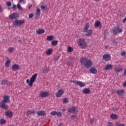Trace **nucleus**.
<instances>
[{
  "instance_id": "obj_1",
  "label": "nucleus",
  "mask_w": 126,
  "mask_h": 126,
  "mask_svg": "<svg viewBox=\"0 0 126 126\" xmlns=\"http://www.w3.org/2000/svg\"><path fill=\"white\" fill-rule=\"evenodd\" d=\"M37 76L38 74L35 73L32 76L30 80H27V83L28 84L29 86H30V87H32V86H33V83L36 81V79L37 78Z\"/></svg>"
},
{
  "instance_id": "obj_2",
  "label": "nucleus",
  "mask_w": 126,
  "mask_h": 126,
  "mask_svg": "<svg viewBox=\"0 0 126 126\" xmlns=\"http://www.w3.org/2000/svg\"><path fill=\"white\" fill-rule=\"evenodd\" d=\"M78 45L80 46V48L81 49H84L87 47V44H86V41H85V39L83 38H79L78 40Z\"/></svg>"
},
{
  "instance_id": "obj_3",
  "label": "nucleus",
  "mask_w": 126,
  "mask_h": 126,
  "mask_svg": "<svg viewBox=\"0 0 126 126\" xmlns=\"http://www.w3.org/2000/svg\"><path fill=\"white\" fill-rule=\"evenodd\" d=\"M24 23H25V20H16L13 22L14 26H21Z\"/></svg>"
},
{
  "instance_id": "obj_4",
  "label": "nucleus",
  "mask_w": 126,
  "mask_h": 126,
  "mask_svg": "<svg viewBox=\"0 0 126 126\" xmlns=\"http://www.w3.org/2000/svg\"><path fill=\"white\" fill-rule=\"evenodd\" d=\"M123 32V29H120V27L117 26L113 30V34L114 35H117L119 33H122Z\"/></svg>"
},
{
  "instance_id": "obj_5",
  "label": "nucleus",
  "mask_w": 126,
  "mask_h": 126,
  "mask_svg": "<svg viewBox=\"0 0 126 126\" xmlns=\"http://www.w3.org/2000/svg\"><path fill=\"white\" fill-rule=\"evenodd\" d=\"M3 100H2L1 103H10V97L8 95H3Z\"/></svg>"
},
{
  "instance_id": "obj_6",
  "label": "nucleus",
  "mask_w": 126,
  "mask_h": 126,
  "mask_svg": "<svg viewBox=\"0 0 126 126\" xmlns=\"http://www.w3.org/2000/svg\"><path fill=\"white\" fill-rule=\"evenodd\" d=\"M17 17H19V14L18 13H13L9 15V19H11V20L16 19Z\"/></svg>"
},
{
  "instance_id": "obj_7",
  "label": "nucleus",
  "mask_w": 126,
  "mask_h": 126,
  "mask_svg": "<svg viewBox=\"0 0 126 126\" xmlns=\"http://www.w3.org/2000/svg\"><path fill=\"white\" fill-rule=\"evenodd\" d=\"M64 93V91L60 89L58 91V92L56 94V96L57 98H61L63 94Z\"/></svg>"
},
{
  "instance_id": "obj_8",
  "label": "nucleus",
  "mask_w": 126,
  "mask_h": 126,
  "mask_svg": "<svg viewBox=\"0 0 126 126\" xmlns=\"http://www.w3.org/2000/svg\"><path fill=\"white\" fill-rule=\"evenodd\" d=\"M76 108L75 106H73L72 107H68L67 108L68 113H76L77 111L75 109Z\"/></svg>"
},
{
  "instance_id": "obj_9",
  "label": "nucleus",
  "mask_w": 126,
  "mask_h": 126,
  "mask_svg": "<svg viewBox=\"0 0 126 126\" xmlns=\"http://www.w3.org/2000/svg\"><path fill=\"white\" fill-rule=\"evenodd\" d=\"M103 60H104V61H106V62L111 61V55L108 54L103 55Z\"/></svg>"
},
{
  "instance_id": "obj_10",
  "label": "nucleus",
  "mask_w": 126,
  "mask_h": 126,
  "mask_svg": "<svg viewBox=\"0 0 126 126\" xmlns=\"http://www.w3.org/2000/svg\"><path fill=\"white\" fill-rule=\"evenodd\" d=\"M37 117H44L46 116V112L44 110H40L37 112Z\"/></svg>"
},
{
  "instance_id": "obj_11",
  "label": "nucleus",
  "mask_w": 126,
  "mask_h": 126,
  "mask_svg": "<svg viewBox=\"0 0 126 126\" xmlns=\"http://www.w3.org/2000/svg\"><path fill=\"white\" fill-rule=\"evenodd\" d=\"M49 95V94L48 92H42L40 93L39 96L41 97V98H46V97H48Z\"/></svg>"
},
{
  "instance_id": "obj_12",
  "label": "nucleus",
  "mask_w": 126,
  "mask_h": 126,
  "mask_svg": "<svg viewBox=\"0 0 126 126\" xmlns=\"http://www.w3.org/2000/svg\"><path fill=\"white\" fill-rule=\"evenodd\" d=\"M88 58H81L80 59V61L81 62V64H83V65H85L86 64V63H87V61L88 60Z\"/></svg>"
},
{
  "instance_id": "obj_13",
  "label": "nucleus",
  "mask_w": 126,
  "mask_h": 126,
  "mask_svg": "<svg viewBox=\"0 0 126 126\" xmlns=\"http://www.w3.org/2000/svg\"><path fill=\"white\" fill-rule=\"evenodd\" d=\"M4 102H0V107L2 109H4L5 110H8L9 106L8 105L5 104Z\"/></svg>"
},
{
  "instance_id": "obj_14",
  "label": "nucleus",
  "mask_w": 126,
  "mask_h": 126,
  "mask_svg": "<svg viewBox=\"0 0 126 126\" xmlns=\"http://www.w3.org/2000/svg\"><path fill=\"white\" fill-rule=\"evenodd\" d=\"M85 65L87 68H89V67H91V66L92 65V61H91V60L90 59H88L86 64H85Z\"/></svg>"
},
{
  "instance_id": "obj_15",
  "label": "nucleus",
  "mask_w": 126,
  "mask_h": 126,
  "mask_svg": "<svg viewBox=\"0 0 126 126\" xmlns=\"http://www.w3.org/2000/svg\"><path fill=\"white\" fill-rule=\"evenodd\" d=\"M116 93L119 95V96H122V95H125L126 92H125V90H117Z\"/></svg>"
},
{
  "instance_id": "obj_16",
  "label": "nucleus",
  "mask_w": 126,
  "mask_h": 126,
  "mask_svg": "<svg viewBox=\"0 0 126 126\" xmlns=\"http://www.w3.org/2000/svg\"><path fill=\"white\" fill-rule=\"evenodd\" d=\"M5 116L11 119V118L13 116V113L11 111H7L5 113Z\"/></svg>"
},
{
  "instance_id": "obj_17",
  "label": "nucleus",
  "mask_w": 126,
  "mask_h": 126,
  "mask_svg": "<svg viewBox=\"0 0 126 126\" xmlns=\"http://www.w3.org/2000/svg\"><path fill=\"white\" fill-rule=\"evenodd\" d=\"M113 67V64H107L105 66L104 69L105 70H110V69H112Z\"/></svg>"
},
{
  "instance_id": "obj_18",
  "label": "nucleus",
  "mask_w": 126,
  "mask_h": 126,
  "mask_svg": "<svg viewBox=\"0 0 126 126\" xmlns=\"http://www.w3.org/2000/svg\"><path fill=\"white\" fill-rule=\"evenodd\" d=\"M20 66L18 64H14L12 66V69L14 71L18 70L19 69Z\"/></svg>"
},
{
  "instance_id": "obj_19",
  "label": "nucleus",
  "mask_w": 126,
  "mask_h": 126,
  "mask_svg": "<svg viewBox=\"0 0 126 126\" xmlns=\"http://www.w3.org/2000/svg\"><path fill=\"white\" fill-rule=\"evenodd\" d=\"M36 34H38V35L43 34V33H45V30L43 29H39L36 31Z\"/></svg>"
},
{
  "instance_id": "obj_20",
  "label": "nucleus",
  "mask_w": 126,
  "mask_h": 126,
  "mask_svg": "<svg viewBox=\"0 0 126 126\" xmlns=\"http://www.w3.org/2000/svg\"><path fill=\"white\" fill-rule=\"evenodd\" d=\"M90 71H91V73L95 74L97 73V69H96V68L94 67H92L90 69Z\"/></svg>"
},
{
  "instance_id": "obj_21",
  "label": "nucleus",
  "mask_w": 126,
  "mask_h": 126,
  "mask_svg": "<svg viewBox=\"0 0 126 126\" xmlns=\"http://www.w3.org/2000/svg\"><path fill=\"white\" fill-rule=\"evenodd\" d=\"M76 84H77V85H79L80 87H84V86H85L86 85L85 83L79 81H77Z\"/></svg>"
},
{
  "instance_id": "obj_22",
  "label": "nucleus",
  "mask_w": 126,
  "mask_h": 126,
  "mask_svg": "<svg viewBox=\"0 0 126 126\" xmlns=\"http://www.w3.org/2000/svg\"><path fill=\"white\" fill-rule=\"evenodd\" d=\"M89 27H90V25H89V23L86 24L85 26V28L83 29V32H87V30L89 29Z\"/></svg>"
},
{
  "instance_id": "obj_23",
  "label": "nucleus",
  "mask_w": 126,
  "mask_h": 126,
  "mask_svg": "<svg viewBox=\"0 0 126 126\" xmlns=\"http://www.w3.org/2000/svg\"><path fill=\"white\" fill-rule=\"evenodd\" d=\"M85 33H87L86 34V36H87L88 37H89V36H91L92 35V30H88L87 31V32H85Z\"/></svg>"
},
{
  "instance_id": "obj_24",
  "label": "nucleus",
  "mask_w": 126,
  "mask_h": 126,
  "mask_svg": "<svg viewBox=\"0 0 126 126\" xmlns=\"http://www.w3.org/2000/svg\"><path fill=\"white\" fill-rule=\"evenodd\" d=\"M83 93L84 94H89L90 93L91 91L89 89L85 88L84 90L82 91Z\"/></svg>"
},
{
  "instance_id": "obj_25",
  "label": "nucleus",
  "mask_w": 126,
  "mask_h": 126,
  "mask_svg": "<svg viewBox=\"0 0 126 126\" xmlns=\"http://www.w3.org/2000/svg\"><path fill=\"white\" fill-rule=\"evenodd\" d=\"M114 69L115 71H116L117 72H120V71H122L123 70V68L120 67V66H116L114 68Z\"/></svg>"
},
{
  "instance_id": "obj_26",
  "label": "nucleus",
  "mask_w": 126,
  "mask_h": 126,
  "mask_svg": "<svg viewBox=\"0 0 126 126\" xmlns=\"http://www.w3.org/2000/svg\"><path fill=\"white\" fill-rule=\"evenodd\" d=\"M47 55H52L53 54V49L52 48H49L46 51Z\"/></svg>"
},
{
  "instance_id": "obj_27",
  "label": "nucleus",
  "mask_w": 126,
  "mask_h": 126,
  "mask_svg": "<svg viewBox=\"0 0 126 126\" xmlns=\"http://www.w3.org/2000/svg\"><path fill=\"white\" fill-rule=\"evenodd\" d=\"M41 9H42V10H49V8H47L46 5H42L41 6Z\"/></svg>"
},
{
  "instance_id": "obj_28",
  "label": "nucleus",
  "mask_w": 126,
  "mask_h": 126,
  "mask_svg": "<svg viewBox=\"0 0 126 126\" xmlns=\"http://www.w3.org/2000/svg\"><path fill=\"white\" fill-rule=\"evenodd\" d=\"M110 118L112 119V120H116V119L118 118V116L117 115V114H112L110 116Z\"/></svg>"
},
{
  "instance_id": "obj_29",
  "label": "nucleus",
  "mask_w": 126,
  "mask_h": 126,
  "mask_svg": "<svg viewBox=\"0 0 126 126\" xmlns=\"http://www.w3.org/2000/svg\"><path fill=\"white\" fill-rule=\"evenodd\" d=\"M36 111L35 110H29L27 112V115L29 116V115H32V114H35Z\"/></svg>"
},
{
  "instance_id": "obj_30",
  "label": "nucleus",
  "mask_w": 126,
  "mask_h": 126,
  "mask_svg": "<svg viewBox=\"0 0 126 126\" xmlns=\"http://www.w3.org/2000/svg\"><path fill=\"white\" fill-rule=\"evenodd\" d=\"M101 26V22H100L99 21H97L95 22L94 24V26L95 27H99V26Z\"/></svg>"
},
{
  "instance_id": "obj_31",
  "label": "nucleus",
  "mask_w": 126,
  "mask_h": 126,
  "mask_svg": "<svg viewBox=\"0 0 126 126\" xmlns=\"http://www.w3.org/2000/svg\"><path fill=\"white\" fill-rule=\"evenodd\" d=\"M9 64H10V60H8L6 61V62L5 63V65L6 67H9Z\"/></svg>"
},
{
  "instance_id": "obj_32",
  "label": "nucleus",
  "mask_w": 126,
  "mask_h": 126,
  "mask_svg": "<svg viewBox=\"0 0 126 126\" xmlns=\"http://www.w3.org/2000/svg\"><path fill=\"white\" fill-rule=\"evenodd\" d=\"M48 71H50V70H49V68H44L42 70L43 73H47Z\"/></svg>"
},
{
  "instance_id": "obj_33",
  "label": "nucleus",
  "mask_w": 126,
  "mask_h": 126,
  "mask_svg": "<svg viewBox=\"0 0 126 126\" xmlns=\"http://www.w3.org/2000/svg\"><path fill=\"white\" fill-rule=\"evenodd\" d=\"M68 102H69V100L68 98L65 97L64 99H63V104H67Z\"/></svg>"
},
{
  "instance_id": "obj_34",
  "label": "nucleus",
  "mask_w": 126,
  "mask_h": 126,
  "mask_svg": "<svg viewBox=\"0 0 126 126\" xmlns=\"http://www.w3.org/2000/svg\"><path fill=\"white\" fill-rule=\"evenodd\" d=\"M54 39V36L53 35H49L47 37V41H52Z\"/></svg>"
},
{
  "instance_id": "obj_35",
  "label": "nucleus",
  "mask_w": 126,
  "mask_h": 126,
  "mask_svg": "<svg viewBox=\"0 0 126 126\" xmlns=\"http://www.w3.org/2000/svg\"><path fill=\"white\" fill-rule=\"evenodd\" d=\"M58 40H53L51 42L52 46H57L58 45Z\"/></svg>"
},
{
  "instance_id": "obj_36",
  "label": "nucleus",
  "mask_w": 126,
  "mask_h": 126,
  "mask_svg": "<svg viewBox=\"0 0 126 126\" xmlns=\"http://www.w3.org/2000/svg\"><path fill=\"white\" fill-rule=\"evenodd\" d=\"M8 80H3L2 82H1V84L2 85H7V82H8Z\"/></svg>"
},
{
  "instance_id": "obj_37",
  "label": "nucleus",
  "mask_w": 126,
  "mask_h": 126,
  "mask_svg": "<svg viewBox=\"0 0 126 126\" xmlns=\"http://www.w3.org/2000/svg\"><path fill=\"white\" fill-rule=\"evenodd\" d=\"M5 123H6V120H4L3 119H1L0 120V125H3V124H5Z\"/></svg>"
},
{
  "instance_id": "obj_38",
  "label": "nucleus",
  "mask_w": 126,
  "mask_h": 126,
  "mask_svg": "<svg viewBox=\"0 0 126 126\" xmlns=\"http://www.w3.org/2000/svg\"><path fill=\"white\" fill-rule=\"evenodd\" d=\"M67 52L69 53H71V52H73V48L69 46L67 48Z\"/></svg>"
},
{
  "instance_id": "obj_39",
  "label": "nucleus",
  "mask_w": 126,
  "mask_h": 126,
  "mask_svg": "<svg viewBox=\"0 0 126 126\" xmlns=\"http://www.w3.org/2000/svg\"><path fill=\"white\" fill-rule=\"evenodd\" d=\"M115 126H126V125L124 124H121V123L117 122L115 123Z\"/></svg>"
},
{
  "instance_id": "obj_40",
  "label": "nucleus",
  "mask_w": 126,
  "mask_h": 126,
  "mask_svg": "<svg viewBox=\"0 0 126 126\" xmlns=\"http://www.w3.org/2000/svg\"><path fill=\"white\" fill-rule=\"evenodd\" d=\"M13 86V83H12V82H10V81H8L7 82V86L8 87H12V86Z\"/></svg>"
},
{
  "instance_id": "obj_41",
  "label": "nucleus",
  "mask_w": 126,
  "mask_h": 126,
  "mask_svg": "<svg viewBox=\"0 0 126 126\" xmlns=\"http://www.w3.org/2000/svg\"><path fill=\"white\" fill-rule=\"evenodd\" d=\"M56 116H57V117H59V118H62V117H63V114L61 112H57Z\"/></svg>"
},
{
  "instance_id": "obj_42",
  "label": "nucleus",
  "mask_w": 126,
  "mask_h": 126,
  "mask_svg": "<svg viewBox=\"0 0 126 126\" xmlns=\"http://www.w3.org/2000/svg\"><path fill=\"white\" fill-rule=\"evenodd\" d=\"M57 112L56 111H53L50 113V115L51 116H57Z\"/></svg>"
},
{
  "instance_id": "obj_43",
  "label": "nucleus",
  "mask_w": 126,
  "mask_h": 126,
  "mask_svg": "<svg viewBox=\"0 0 126 126\" xmlns=\"http://www.w3.org/2000/svg\"><path fill=\"white\" fill-rule=\"evenodd\" d=\"M17 8L19 10H23V9L22 8V7H21V6L20 5V4H18L17 5Z\"/></svg>"
},
{
  "instance_id": "obj_44",
  "label": "nucleus",
  "mask_w": 126,
  "mask_h": 126,
  "mask_svg": "<svg viewBox=\"0 0 126 126\" xmlns=\"http://www.w3.org/2000/svg\"><path fill=\"white\" fill-rule=\"evenodd\" d=\"M39 17H40V14L38 13H35V19H38Z\"/></svg>"
},
{
  "instance_id": "obj_45",
  "label": "nucleus",
  "mask_w": 126,
  "mask_h": 126,
  "mask_svg": "<svg viewBox=\"0 0 126 126\" xmlns=\"http://www.w3.org/2000/svg\"><path fill=\"white\" fill-rule=\"evenodd\" d=\"M77 118V117L76 116V115H71V120H75L76 118Z\"/></svg>"
},
{
  "instance_id": "obj_46",
  "label": "nucleus",
  "mask_w": 126,
  "mask_h": 126,
  "mask_svg": "<svg viewBox=\"0 0 126 126\" xmlns=\"http://www.w3.org/2000/svg\"><path fill=\"white\" fill-rule=\"evenodd\" d=\"M59 59H60V56L57 55L55 57V59H54L55 62H57V61H58Z\"/></svg>"
},
{
  "instance_id": "obj_47",
  "label": "nucleus",
  "mask_w": 126,
  "mask_h": 126,
  "mask_svg": "<svg viewBox=\"0 0 126 126\" xmlns=\"http://www.w3.org/2000/svg\"><path fill=\"white\" fill-rule=\"evenodd\" d=\"M8 51L10 52V53H12L13 51V48L12 47H9L8 49Z\"/></svg>"
},
{
  "instance_id": "obj_48",
  "label": "nucleus",
  "mask_w": 126,
  "mask_h": 126,
  "mask_svg": "<svg viewBox=\"0 0 126 126\" xmlns=\"http://www.w3.org/2000/svg\"><path fill=\"white\" fill-rule=\"evenodd\" d=\"M12 9H13V10H16V9H17L16 5L13 4V6L12 7Z\"/></svg>"
},
{
  "instance_id": "obj_49",
  "label": "nucleus",
  "mask_w": 126,
  "mask_h": 126,
  "mask_svg": "<svg viewBox=\"0 0 126 126\" xmlns=\"http://www.w3.org/2000/svg\"><path fill=\"white\" fill-rule=\"evenodd\" d=\"M33 16H34V14H33V13H31L29 15V18L30 19L33 18Z\"/></svg>"
},
{
  "instance_id": "obj_50",
  "label": "nucleus",
  "mask_w": 126,
  "mask_h": 126,
  "mask_svg": "<svg viewBox=\"0 0 126 126\" xmlns=\"http://www.w3.org/2000/svg\"><path fill=\"white\" fill-rule=\"evenodd\" d=\"M19 2H20L21 3H24V4H25V3H26V1H25V0H20Z\"/></svg>"
},
{
  "instance_id": "obj_51",
  "label": "nucleus",
  "mask_w": 126,
  "mask_h": 126,
  "mask_svg": "<svg viewBox=\"0 0 126 126\" xmlns=\"http://www.w3.org/2000/svg\"><path fill=\"white\" fill-rule=\"evenodd\" d=\"M107 126H114V124L112 122H108Z\"/></svg>"
},
{
  "instance_id": "obj_52",
  "label": "nucleus",
  "mask_w": 126,
  "mask_h": 126,
  "mask_svg": "<svg viewBox=\"0 0 126 126\" xmlns=\"http://www.w3.org/2000/svg\"><path fill=\"white\" fill-rule=\"evenodd\" d=\"M126 55V51H123L122 52H121V56H122V57H124Z\"/></svg>"
},
{
  "instance_id": "obj_53",
  "label": "nucleus",
  "mask_w": 126,
  "mask_h": 126,
  "mask_svg": "<svg viewBox=\"0 0 126 126\" xmlns=\"http://www.w3.org/2000/svg\"><path fill=\"white\" fill-rule=\"evenodd\" d=\"M6 4H7V6H11V2L7 1L6 2Z\"/></svg>"
},
{
  "instance_id": "obj_54",
  "label": "nucleus",
  "mask_w": 126,
  "mask_h": 126,
  "mask_svg": "<svg viewBox=\"0 0 126 126\" xmlns=\"http://www.w3.org/2000/svg\"><path fill=\"white\" fill-rule=\"evenodd\" d=\"M112 44H113V45H114V46H117V45H118V42L113 40L112 41Z\"/></svg>"
},
{
  "instance_id": "obj_55",
  "label": "nucleus",
  "mask_w": 126,
  "mask_h": 126,
  "mask_svg": "<svg viewBox=\"0 0 126 126\" xmlns=\"http://www.w3.org/2000/svg\"><path fill=\"white\" fill-rule=\"evenodd\" d=\"M78 81H74V80H70V82L71 83H75V84H76V83Z\"/></svg>"
},
{
  "instance_id": "obj_56",
  "label": "nucleus",
  "mask_w": 126,
  "mask_h": 126,
  "mask_svg": "<svg viewBox=\"0 0 126 126\" xmlns=\"http://www.w3.org/2000/svg\"><path fill=\"white\" fill-rule=\"evenodd\" d=\"M40 8H37L36 9V13H38V14H40Z\"/></svg>"
},
{
  "instance_id": "obj_57",
  "label": "nucleus",
  "mask_w": 126,
  "mask_h": 126,
  "mask_svg": "<svg viewBox=\"0 0 126 126\" xmlns=\"http://www.w3.org/2000/svg\"><path fill=\"white\" fill-rule=\"evenodd\" d=\"M71 62H70V61H68V62H67V65L68 66H71Z\"/></svg>"
},
{
  "instance_id": "obj_58",
  "label": "nucleus",
  "mask_w": 126,
  "mask_h": 126,
  "mask_svg": "<svg viewBox=\"0 0 126 126\" xmlns=\"http://www.w3.org/2000/svg\"><path fill=\"white\" fill-rule=\"evenodd\" d=\"M124 76L126 77V68L124 69Z\"/></svg>"
},
{
  "instance_id": "obj_59",
  "label": "nucleus",
  "mask_w": 126,
  "mask_h": 126,
  "mask_svg": "<svg viewBox=\"0 0 126 126\" xmlns=\"http://www.w3.org/2000/svg\"><path fill=\"white\" fill-rule=\"evenodd\" d=\"M113 110L115 111V112H118V111H119V109L117 108H114L113 109Z\"/></svg>"
},
{
  "instance_id": "obj_60",
  "label": "nucleus",
  "mask_w": 126,
  "mask_h": 126,
  "mask_svg": "<svg viewBox=\"0 0 126 126\" xmlns=\"http://www.w3.org/2000/svg\"><path fill=\"white\" fill-rule=\"evenodd\" d=\"M2 12V8L1 7V6L0 5V13Z\"/></svg>"
},
{
  "instance_id": "obj_61",
  "label": "nucleus",
  "mask_w": 126,
  "mask_h": 126,
  "mask_svg": "<svg viewBox=\"0 0 126 126\" xmlns=\"http://www.w3.org/2000/svg\"><path fill=\"white\" fill-rule=\"evenodd\" d=\"M126 19H125V18L123 20V23H126Z\"/></svg>"
},
{
  "instance_id": "obj_62",
  "label": "nucleus",
  "mask_w": 126,
  "mask_h": 126,
  "mask_svg": "<svg viewBox=\"0 0 126 126\" xmlns=\"http://www.w3.org/2000/svg\"><path fill=\"white\" fill-rule=\"evenodd\" d=\"M123 86L124 87H126V82H125L124 84H123Z\"/></svg>"
},
{
  "instance_id": "obj_63",
  "label": "nucleus",
  "mask_w": 126,
  "mask_h": 126,
  "mask_svg": "<svg viewBox=\"0 0 126 126\" xmlns=\"http://www.w3.org/2000/svg\"><path fill=\"white\" fill-rule=\"evenodd\" d=\"M104 48H105V49H108V48H109V46H108V45H105V46H104Z\"/></svg>"
},
{
  "instance_id": "obj_64",
  "label": "nucleus",
  "mask_w": 126,
  "mask_h": 126,
  "mask_svg": "<svg viewBox=\"0 0 126 126\" xmlns=\"http://www.w3.org/2000/svg\"><path fill=\"white\" fill-rule=\"evenodd\" d=\"M63 126V124H59L58 126Z\"/></svg>"
}]
</instances>
